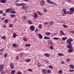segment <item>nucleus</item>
Instances as JSON below:
<instances>
[{"instance_id": "79ce46f5", "label": "nucleus", "mask_w": 74, "mask_h": 74, "mask_svg": "<svg viewBox=\"0 0 74 74\" xmlns=\"http://www.w3.org/2000/svg\"><path fill=\"white\" fill-rule=\"evenodd\" d=\"M31 45V44H26V47H30Z\"/></svg>"}, {"instance_id": "0eeeda50", "label": "nucleus", "mask_w": 74, "mask_h": 74, "mask_svg": "<svg viewBox=\"0 0 74 74\" xmlns=\"http://www.w3.org/2000/svg\"><path fill=\"white\" fill-rule=\"evenodd\" d=\"M69 11L71 12H74V8H71L69 9Z\"/></svg>"}, {"instance_id": "423d86ee", "label": "nucleus", "mask_w": 74, "mask_h": 74, "mask_svg": "<svg viewBox=\"0 0 74 74\" xmlns=\"http://www.w3.org/2000/svg\"><path fill=\"white\" fill-rule=\"evenodd\" d=\"M66 47L68 48H72L71 43H69V45H67Z\"/></svg>"}, {"instance_id": "5701e85b", "label": "nucleus", "mask_w": 74, "mask_h": 74, "mask_svg": "<svg viewBox=\"0 0 74 74\" xmlns=\"http://www.w3.org/2000/svg\"><path fill=\"white\" fill-rule=\"evenodd\" d=\"M66 42L67 43H68V44H71V42H70V40H67L66 41Z\"/></svg>"}, {"instance_id": "ea45409f", "label": "nucleus", "mask_w": 74, "mask_h": 74, "mask_svg": "<svg viewBox=\"0 0 74 74\" xmlns=\"http://www.w3.org/2000/svg\"><path fill=\"white\" fill-rule=\"evenodd\" d=\"M24 5H25V3H20V6H24Z\"/></svg>"}, {"instance_id": "0e129e2a", "label": "nucleus", "mask_w": 74, "mask_h": 74, "mask_svg": "<svg viewBox=\"0 0 74 74\" xmlns=\"http://www.w3.org/2000/svg\"><path fill=\"white\" fill-rule=\"evenodd\" d=\"M50 3L51 4H53L54 3H53V2H52V1H50Z\"/></svg>"}, {"instance_id": "473e14b6", "label": "nucleus", "mask_w": 74, "mask_h": 74, "mask_svg": "<svg viewBox=\"0 0 74 74\" xmlns=\"http://www.w3.org/2000/svg\"><path fill=\"white\" fill-rule=\"evenodd\" d=\"M23 40L24 41H26V42L28 40L26 38H23Z\"/></svg>"}, {"instance_id": "4be33fe9", "label": "nucleus", "mask_w": 74, "mask_h": 74, "mask_svg": "<svg viewBox=\"0 0 74 74\" xmlns=\"http://www.w3.org/2000/svg\"><path fill=\"white\" fill-rule=\"evenodd\" d=\"M45 34L47 35V36H49L51 34V33L49 32H47Z\"/></svg>"}, {"instance_id": "e2e57ef3", "label": "nucleus", "mask_w": 74, "mask_h": 74, "mask_svg": "<svg viewBox=\"0 0 74 74\" xmlns=\"http://www.w3.org/2000/svg\"><path fill=\"white\" fill-rule=\"evenodd\" d=\"M67 62H69L70 61V60L69 58H68L66 59Z\"/></svg>"}, {"instance_id": "39448f33", "label": "nucleus", "mask_w": 74, "mask_h": 74, "mask_svg": "<svg viewBox=\"0 0 74 74\" xmlns=\"http://www.w3.org/2000/svg\"><path fill=\"white\" fill-rule=\"evenodd\" d=\"M45 3V1L44 0H43L41 1V2L40 3V4L41 5H44Z\"/></svg>"}, {"instance_id": "58836bf2", "label": "nucleus", "mask_w": 74, "mask_h": 74, "mask_svg": "<svg viewBox=\"0 0 74 74\" xmlns=\"http://www.w3.org/2000/svg\"><path fill=\"white\" fill-rule=\"evenodd\" d=\"M17 74H22V72L20 71H18L17 72Z\"/></svg>"}, {"instance_id": "7ed1b4c3", "label": "nucleus", "mask_w": 74, "mask_h": 74, "mask_svg": "<svg viewBox=\"0 0 74 74\" xmlns=\"http://www.w3.org/2000/svg\"><path fill=\"white\" fill-rule=\"evenodd\" d=\"M10 66L12 69H14V63H10Z\"/></svg>"}, {"instance_id": "f704fd0d", "label": "nucleus", "mask_w": 74, "mask_h": 74, "mask_svg": "<svg viewBox=\"0 0 74 74\" xmlns=\"http://www.w3.org/2000/svg\"><path fill=\"white\" fill-rule=\"evenodd\" d=\"M14 73H15V70H13L12 71L11 73L12 74H14Z\"/></svg>"}, {"instance_id": "393cba45", "label": "nucleus", "mask_w": 74, "mask_h": 74, "mask_svg": "<svg viewBox=\"0 0 74 74\" xmlns=\"http://www.w3.org/2000/svg\"><path fill=\"white\" fill-rule=\"evenodd\" d=\"M44 39H45V40H47V39H50V38L48 37H47V36H45L44 37Z\"/></svg>"}, {"instance_id": "864d4df0", "label": "nucleus", "mask_w": 74, "mask_h": 74, "mask_svg": "<svg viewBox=\"0 0 74 74\" xmlns=\"http://www.w3.org/2000/svg\"><path fill=\"white\" fill-rule=\"evenodd\" d=\"M9 27H12V24H10L9 25Z\"/></svg>"}, {"instance_id": "a19ab883", "label": "nucleus", "mask_w": 74, "mask_h": 74, "mask_svg": "<svg viewBox=\"0 0 74 74\" xmlns=\"http://www.w3.org/2000/svg\"><path fill=\"white\" fill-rule=\"evenodd\" d=\"M4 22H5V23H7L8 22V19H5L4 20Z\"/></svg>"}, {"instance_id": "f257e3e1", "label": "nucleus", "mask_w": 74, "mask_h": 74, "mask_svg": "<svg viewBox=\"0 0 74 74\" xmlns=\"http://www.w3.org/2000/svg\"><path fill=\"white\" fill-rule=\"evenodd\" d=\"M63 11L64 12V14H65V15H66L67 14H73V12L71 13L70 11L68 12V13H67V12H66V10L65 9H63V11Z\"/></svg>"}, {"instance_id": "e433bc0d", "label": "nucleus", "mask_w": 74, "mask_h": 74, "mask_svg": "<svg viewBox=\"0 0 74 74\" xmlns=\"http://www.w3.org/2000/svg\"><path fill=\"white\" fill-rule=\"evenodd\" d=\"M69 41H70V42H71L72 41H73V39L71 38H69Z\"/></svg>"}, {"instance_id": "c9c22d12", "label": "nucleus", "mask_w": 74, "mask_h": 74, "mask_svg": "<svg viewBox=\"0 0 74 74\" xmlns=\"http://www.w3.org/2000/svg\"><path fill=\"white\" fill-rule=\"evenodd\" d=\"M23 19H24L25 20H27V17L26 16H24V17H23Z\"/></svg>"}, {"instance_id": "603ef678", "label": "nucleus", "mask_w": 74, "mask_h": 74, "mask_svg": "<svg viewBox=\"0 0 74 74\" xmlns=\"http://www.w3.org/2000/svg\"><path fill=\"white\" fill-rule=\"evenodd\" d=\"M5 48H2V49H1L0 51H1V52H2V51H4V50L5 49Z\"/></svg>"}, {"instance_id": "bb28decb", "label": "nucleus", "mask_w": 74, "mask_h": 74, "mask_svg": "<svg viewBox=\"0 0 74 74\" xmlns=\"http://www.w3.org/2000/svg\"><path fill=\"white\" fill-rule=\"evenodd\" d=\"M12 46L13 47H18V45H16L15 43H14L12 45Z\"/></svg>"}, {"instance_id": "1a4fd4ad", "label": "nucleus", "mask_w": 74, "mask_h": 74, "mask_svg": "<svg viewBox=\"0 0 74 74\" xmlns=\"http://www.w3.org/2000/svg\"><path fill=\"white\" fill-rule=\"evenodd\" d=\"M27 22L29 25H32V24H33V22L30 20H29L27 21Z\"/></svg>"}, {"instance_id": "bf43d9fd", "label": "nucleus", "mask_w": 74, "mask_h": 74, "mask_svg": "<svg viewBox=\"0 0 74 74\" xmlns=\"http://www.w3.org/2000/svg\"><path fill=\"white\" fill-rule=\"evenodd\" d=\"M19 1V0H16V1H15L14 2V3H18V1Z\"/></svg>"}, {"instance_id": "ddd939ff", "label": "nucleus", "mask_w": 74, "mask_h": 74, "mask_svg": "<svg viewBox=\"0 0 74 74\" xmlns=\"http://www.w3.org/2000/svg\"><path fill=\"white\" fill-rule=\"evenodd\" d=\"M58 55L60 56H64V54L63 53H58Z\"/></svg>"}, {"instance_id": "dca6fc26", "label": "nucleus", "mask_w": 74, "mask_h": 74, "mask_svg": "<svg viewBox=\"0 0 74 74\" xmlns=\"http://www.w3.org/2000/svg\"><path fill=\"white\" fill-rule=\"evenodd\" d=\"M10 14H16V12L14 10H12L10 12Z\"/></svg>"}, {"instance_id": "6ab92c4d", "label": "nucleus", "mask_w": 74, "mask_h": 74, "mask_svg": "<svg viewBox=\"0 0 74 74\" xmlns=\"http://www.w3.org/2000/svg\"><path fill=\"white\" fill-rule=\"evenodd\" d=\"M69 67H71V68L72 69H74V65H72V64H70L69 65Z\"/></svg>"}, {"instance_id": "69168bd1", "label": "nucleus", "mask_w": 74, "mask_h": 74, "mask_svg": "<svg viewBox=\"0 0 74 74\" xmlns=\"http://www.w3.org/2000/svg\"><path fill=\"white\" fill-rule=\"evenodd\" d=\"M3 16H6V14L5 13H4L3 14Z\"/></svg>"}, {"instance_id": "338daca9", "label": "nucleus", "mask_w": 74, "mask_h": 74, "mask_svg": "<svg viewBox=\"0 0 74 74\" xmlns=\"http://www.w3.org/2000/svg\"><path fill=\"white\" fill-rule=\"evenodd\" d=\"M70 33H73L74 34V31H70Z\"/></svg>"}, {"instance_id": "f03ea898", "label": "nucleus", "mask_w": 74, "mask_h": 74, "mask_svg": "<svg viewBox=\"0 0 74 74\" xmlns=\"http://www.w3.org/2000/svg\"><path fill=\"white\" fill-rule=\"evenodd\" d=\"M30 30H31V31H34V30L35 27H34V25H31L30 27Z\"/></svg>"}, {"instance_id": "20e7f679", "label": "nucleus", "mask_w": 74, "mask_h": 74, "mask_svg": "<svg viewBox=\"0 0 74 74\" xmlns=\"http://www.w3.org/2000/svg\"><path fill=\"white\" fill-rule=\"evenodd\" d=\"M34 17L36 18H38V14L37 13V12H35L34 13Z\"/></svg>"}, {"instance_id": "052dcab7", "label": "nucleus", "mask_w": 74, "mask_h": 74, "mask_svg": "<svg viewBox=\"0 0 74 74\" xmlns=\"http://www.w3.org/2000/svg\"><path fill=\"white\" fill-rule=\"evenodd\" d=\"M16 60H18V59H19V56H16Z\"/></svg>"}, {"instance_id": "9d476101", "label": "nucleus", "mask_w": 74, "mask_h": 74, "mask_svg": "<svg viewBox=\"0 0 74 74\" xmlns=\"http://www.w3.org/2000/svg\"><path fill=\"white\" fill-rule=\"evenodd\" d=\"M38 36H39V38L40 39H42V38L43 36L41 34H38Z\"/></svg>"}, {"instance_id": "8fccbe9b", "label": "nucleus", "mask_w": 74, "mask_h": 74, "mask_svg": "<svg viewBox=\"0 0 74 74\" xmlns=\"http://www.w3.org/2000/svg\"><path fill=\"white\" fill-rule=\"evenodd\" d=\"M69 72H73V71H74V70L73 69H72V70L69 69Z\"/></svg>"}, {"instance_id": "2f4dec72", "label": "nucleus", "mask_w": 74, "mask_h": 74, "mask_svg": "<svg viewBox=\"0 0 74 74\" xmlns=\"http://www.w3.org/2000/svg\"><path fill=\"white\" fill-rule=\"evenodd\" d=\"M7 54L6 53H5L4 55V57H5V58H7Z\"/></svg>"}, {"instance_id": "7c9ffc66", "label": "nucleus", "mask_w": 74, "mask_h": 74, "mask_svg": "<svg viewBox=\"0 0 74 74\" xmlns=\"http://www.w3.org/2000/svg\"><path fill=\"white\" fill-rule=\"evenodd\" d=\"M1 38L2 39H3L4 40H5V39H6V37L4 36H2Z\"/></svg>"}, {"instance_id": "c85d7f7f", "label": "nucleus", "mask_w": 74, "mask_h": 74, "mask_svg": "<svg viewBox=\"0 0 74 74\" xmlns=\"http://www.w3.org/2000/svg\"><path fill=\"white\" fill-rule=\"evenodd\" d=\"M15 16V15L14 14H11L10 15V17H12V18L14 17Z\"/></svg>"}, {"instance_id": "f3484780", "label": "nucleus", "mask_w": 74, "mask_h": 74, "mask_svg": "<svg viewBox=\"0 0 74 74\" xmlns=\"http://www.w3.org/2000/svg\"><path fill=\"white\" fill-rule=\"evenodd\" d=\"M0 2L2 3H5L6 2V0H1Z\"/></svg>"}, {"instance_id": "c03bdc74", "label": "nucleus", "mask_w": 74, "mask_h": 74, "mask_svg": "<svg viewBox=\"0 0 74 74\" xmlns=\"http://www.w3.org/2000/svg\"><path fill=\"white\" fill-rule=\"evenodd\" d=\"M49 67L50 69H52L53 68V66H52L51 65H49Z\"/></svg>"}, {"instance_id": "09e8293b", "label": "nucleus", "mask_w": 74, "mask_h": 74, "mask_svg": "<svg viewBox=\"0 0 74 74\" xmlns=\"http://www.w3.org/2000/svg\"><path fill=\"white\" fill-rule=\"evenodd\" d=\"M31 60L30 59H28L26 61V62H27V63L28 62H30Z\"/></svg>"}, {"instance_id": "9b49d317", "label": "nucleus", "mask_w": 74, "mask_h": 74, "mask_svg": "<svg viewBox=\"0 0 74 74\" xmlns=\"http://www.w3.org/2000/svg\"><path fill=\"white\" fill-rule=\"evenodd\" d=\"M42 72H43V73H47V70L46 69H42Z\"/></svg>"}, {"instance_id": "f8f14e48", "label": "nucleus", "mask_w": 74, "mask_h": 74, "mask_svg": "<svg viewBox=\"0 0 74 74\" xmlns=\"http://www.w3.org/2000/svg\"><path fill=\"white\" fill-rule=\"evenodd\" d=\"M22 8L23 10H27V7L24 6L22 7Z\"/></svg>"}, {"instance_id": "a878e982", "label": "nucleus", "mask_w": 74, "mask_h": 74, "mask_svg": "<svg viewBox=\"0 0 74 74\" xmlns=\"http://www.w3.org/2000/svg\"><path fill=\"white\" fill-rule=\"evenodd\" d=\"M62 26H64V28H67V27H68V26H67L66 25L63 24L62 25Z\"/></svg>"}, {"instance_id": "3c124183", "label": "nucleus", "mask_w": 74, "mask_h": 74, "mask_svg": "<svg viewBox=\"0 0 74 74\" xmlns=\"http://www.w3.org/2000/svg\"><path fill=\"white\" fill-rule=\"evenodd\" d=\"M48 24V23L47 22H46L44 23V24L45 25H47Z\"/></svg>"}, {"instance_id": "5fc2aeb1", "label": "nucleus", "mask_w": 74, "mask_h": 74, "mask_svg": "<svg viewBox=\"0 0 74 74\" xmlns=\"http://www.w3.org/2000/svg\"><path fill=\"white\" fill-rule=\"evenodd\" d=\"M44 12H47V9L45 8L44 9Z\"/></svg>"}, {"instance_id": "4468645a", "label": "nucleus", "mask_w": 74, "mask_h": 74, "mask_svg": "<svg viewBox=\"0 0 74 74\" xmlns=\"http://www.w3.org/2000/svg\"><path fill=\"white\" fill-rule=\"evenodd\" d=\"M73 51V49H70L68 50V52L69 53H71Z\"/></svg>"}, {"instance_id": "49530a36", "label": "nucleus", "mask_w": 74, "mask_h": 74, "mask_svg": "<svg viewBox=\"0 0 74 74\" xmlns=\"http://www.w3.org/2000/svg\"><path fill=\"white\" fill-rule=\"evenodd\" d=\"M54 40H59V38H56V37H54Z\"/></svg>"}, {"instance_id": "2eb2a0df", "label": "nucleus", "mask_w": 74, "mask_h": 74, "mask_svg": "<svg viewBox=\"0 0 74 74\" xmlns=\"http://www.w3.org/2000/svg\"><path fill=\"white\" fill-rule=\"evenodd\" d=\"M60 33L62 35H65V34H64V33L63 32V31L62 30H60Z\"/></svg>"}, {"instance_id": "13d9d810", "label": "nucleus", "mask_w": 74, "mask_h": 74, "mask_svg": "<svg viewBox=\"0 0 74 74\" xmlns=\"http://www.w3.org/2000/svg\"><path fill=\"white\" fill-rule=\"evenodd\" d=\"M60 74H61V73H62V70H60L58 72Z\"/></svg>"}, {"instance_id": "4d7b16f0", "label": "nucleus", "mask_w": 74, "mask_h": 74, "mask_svg": "<svg viewBox=\"0 0 74 74\" xmlns=\"http://www.w3.org/2000/svg\"><path fill=\"white\" fill-rule=\"evenodd\" d=\"M50 48L51 49H52V50L53 49V46H50Z\"/></svg>"}, {"instance_id": "680f3d73", "label": "nucleus", "mask_w": 74, "mask_h": 74, "mask_svg": "<svg viewBox=\"0 0 74 74\" xmlns=\"http://www.w3.org/2000/svg\"><path fill=\"white\" fill-rule=\"evenodd\" d=\"M28 70L29 71H30V72H32V71H33V70H32V69H28Z\"/></svg>"}, {"instance_id": "a18cd8bd", "label": "nucleus", "mask_w": 74, "mask_h": 74, "mask_svg": "<svg viewBox=\"0 0 74 74\" xmlns=\"http://www.w3.org/2000/svg\"><path fill=\"white\" fill-rule=\"evenodd\" d=\"M9 10L10 11V12L11 11H12V10H14V9L13 8H9Z\"/></svg>"}, {"instance_id": "c756f323", "label": "nucleus", "mask_w": 74, "mask_h": 74, "mask_svg": "<svg viewBox=\"0 0 74 74\" xmlns=\"http://www.w3.org/2000/svg\"><path fill=\"white\" fill-rule=\"evenodd\" d=\"M53 22L52 21H51L50 22V25H53Z\"/></svg>"}, {"instance_id": "b1692460", "label": "nucleus", "mask_w": 74, "mask_h": 74, "mask_svg": "<svg viewBox=\"0 0 74 74\" xmlns=\"http://www.w3.org/2000/svg\"><path fill=\"white\" fill-rule=\"evenodd\" d=\"M67 38V37H64L62 38V40L64 41L66 40Z\"/></svg>"}, {"instance_id": "de8ad7c7", "label": "nucleus", "mask_w": 74, "mask_h": 74, "mask_svg": "<svg viewBox=\"0 0 74 74\" xmlns=\"http://www.w3.org/2000/svg\"><path fill=\"white\" fill-rule=\"evenodd\" d=\"M37 66L38 67H40L41 66V64L40 63H38L37 64Z\"/></svg>"}, {"instance_id": "cd10ccee", "label": "nucleus", "mask_w": 74, "mask_h": 74, "mask_svg": "<svg viewBox=\"0 0 74 74\" xmlns=\"http://www.w3.org/2000/svg\"><path fill=\"white\" fill-rule=\"evenodd\" d=\"M4 65L3 64H0V69H3Z\"/></svg>"}, {"instance_id": "37998d69", "label": "nucleus", "mask_w": 74, "mask_h": 74, "mask_svg": "<svg viewBox=\"0 0 74 74\" xmlns=\"http://www.w3.org/2000/svg\"><path fill=\"white\" fill-rule=\"evenodd\" d=\"M38 27L40 29H42V25H40L38 26Z\"/></svg>"}, {"instance_id": "774afa93", "label": "nucleus", "mask_w": 74, "mask_h": 74, "mask_svg": "<svg viewBox=\"0 0 74 74\" xmlns=\"http://www.w3.org/2000/svg\"><path fill=\"white\" fill-rule=\"evenodd\" d=\"M1 74H5V72L4 71H2L1 73Z\"/></svg>"}, {"instance_id": "412c9836", "label": "nucleus", "mask_w": 74, "mask_h": 74, "mask_svg": "<svg viewBox=\"0 0 74 74\" xmlns=\"http://www.w3.org/2000/svg\"><path fill=\"white\" fill-rule=\"evenodd\" d=\"M37 12L39 14V15H40V16H42V14L40 12L37 11Z\"/></svg>"}, {"instance_id": "72a5a7b5", "label": "nucleus", "mask_w": 74, "mask_h": 74, "mask_svg": "<svg viewBox=\"0 0 74 74\" xmlns=\"http://www.w3.org/2000/svg\"><path fill=\"white\" fill-rule=\"evenodd\" d=\"M10 9L9 8L6 9L5 10V12H10Z\"/></svg>"}, {"instance_id": "6e6552de", "label": "nucleus", "mask_w": 74, "mask_h": 74, "mask_svg": "<svg viewBox=\"0 0 74 74\" xmlns=\"http://www.w3.org/2000/svg\"><path fill=\"white\" fill-rule=\"evenodd\" d=\"M49 44L50 45H52L53 44V42H52L51 40H49L48 42Z\"/></svg>"}, {"instance_id": "aec40b11", "label": "nucleus", "mask_w": 74, "mask_h": 74, "mask_svg": "<svg viewBox=\"0 0 74 74\" xmlns=\"http://www.w3.org/2000/svg\"><path fill=\"white\" fill-rule=\"evenodd\" d=\"M16 37V34L15 33H14L13 34V37L14 38H15Z\"/></svg>"}, {"instance_id": "4c0bfd02", "label": "nucleus", "mask_w": 74, "mask_h": 74, "mask_svg": "<svg viewBox=\"0 0 74 74\" xmlns=\"http://www.w3.org/2000/svg\"><path fill=\"white\" fill-rule=\"evenodd\" d=\"M15 5L16 6H21V3H17L15 4Z\"/></svg>"}, {"instance_id": "6e6d98bb", "label": "nucleus", "mask_w": 74, "mask_h": 74, "mask_svg": "<svg viewBox=\"0 0 74 74\" xmlns=\"http://www.w3.org/2000/svg\"><path fill=\"white\" fill-rule=\"evenodd\" d=\"M47 72L48 73H51V70H48Z\"/></svg>"}, {"instance_id": "a211bd4d", "label": "nucleus", "mask_w": 74, "mask_h": 74, "mask_svg": "<svg viewBox=\"0 0 74 74\" xmlns=\"http://www.w3.org/2000/svg\"><path fill=\"white\" fill-rule=\"evenodd\" d=\"M44 55L45 56H46V57H49V54L47 53H45Z\"/></svg>"}]
</instances>
